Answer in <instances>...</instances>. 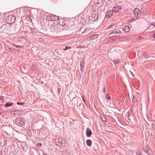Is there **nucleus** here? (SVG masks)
Returning <instances> with one entry per match:
<instances>
[{"mask_svg":"<svg viewBox=\"0 0 155 155\" xmlns=\"http://www.w3.org/2000/svg\"><path fill=\"white\" fill-rule=\"evenodd\" d=\"M65 141L63 140L62 137H59L55 140V143L58 146L61 147V146H63L65 143Z\"/></svg>","mask_w":155,"mask_h":155,"instance_id":"nucleus-1","label":"nucleus"},{"mask_svg":"<svg viewBox=\"0 0 155 155\" xmlns=\"http://www.w3.org/2000/svg\"><path fill=\"white\" fill-rule=\"evenodd\" d=\"M25 121L24 119L21 118H17L15 120V123L18 126L22 127L24 125Z\"/></svg>","mask_w":155,"mask_h":155,"instance_id":"nucleus-2","label":"nucleus"},{"mask_svg":"<svg viewBox=\"0 0 155 155\" xmlns=\"http://www.w3.org/2000/svg\"><path fill=\"white\" fill-rule=\"evenodd\" d=\"M16 19V18L14 16L12 15L8 16L6 20V21L10 24L14 23Z\"/></svg>","mask_w":155,"mask_h":155,"instance_id":"nucleus-3","label":"nucleus"},{"mask_svg":"<svg viewBox=\"0 0 155 155\" xmlns=\"http://www.w3.org/2000/svg\"><path fill=\"white\" fill-rule=\"evenodd\" d=\"M133 13L135 16V18H134V20L139 18V15L140 14V11L138 8H135L133 11Z\"/></svg>","mask_w":155,"mask_h":155,"instance_id":"nucleus-4","label":"nucleus"},{"mask_svg":"<svg viewBox=\"0 0 155 155\" xmlns=\"http://www.w3.org/2000/svg\"><path fill=\"white\" fill-rule=\"evenodd\" d=\"M84 59L82 58L81 60L80 63L81 70L82 72H83V69L84 67Z\"/></svg>","mask_w":155,"mask_h":155,"instance_id":"nucleus-5","label":"nucleus"},{"mask_svg":"<svg viewBox=\"0 0 155 155\" xmlns=\"http://www.w3.org/2000/svg\"><path fill=\"white\" fill-rule=\"evenodd\" d=\"M98 35H92L88 37L87 38V40L88 41L93 40V39L97 38L98 37Z\"/></svg>","mask_w":155,"mask_h":155,"instance_id":"nucleus-6","label":"nucleus"},{"mask_svg":"<svg viewBox=\"0 0 155 155\" xmlns=\"http://www.w3.org/2000/svg\"><path fill=\"white\" fill-rule=\"evenodd\" d=\"M98 17V15L97 13H96L95 12H94L91 15V17L92 18H93V20H95Z\"/></svg>","mask_w":155,"mask_h":155,"instance_id":"nucleus-7","label":"nucleus"},{"mask_svg":"<svg viewBox=\"0 0 155 155\" xmlns=\"http://www.w3.org/2000/svg\"><path fill=\"white\" fill-rule=\"evenodd\" d=\"M120 9V6H117L113 8L112 10L114 12H116L119 11Z\"/></svg>","mask_w":155,"mask_h":155,"instance_id":"nucleus-8","label":"nucleus"},{"mask_svg":"<svg viewBox=\"0 0 155 155\" xmlns=\"http://www.w3.org/2000/svg\"><path fill=\"white\" fill-rule=\"evenodd\" d=\"M92 134V132L91 130L89 128H87L86 130V135L87 136L89 137H90Z\"/></svg>","mask_w":155,"mask_h":155,"instance_id":"nucleus-9","label":"nucleus"},{"mask_svg":"<svg viewBox=\"0 0 155 155\" xmlns=\"http://www.w3.org/2000/svg\"><path fill=\"white\" fill-rule=\"evenodd\" d=\"M52 21H55L58 20L59 18L58 16H57L54 15H51Z\"/></svg>","mask_w":155,"mask_h":155,"instance_id":"nucleus-10","label":"nucleus"},{"mask_svg":"<svg viewBox=\"0 0 155 155\" xmlns=\"http://www.w3.org/2000/svg\"><path fill=\"white\" fill-rule=\"evenodd\" d=\"M126 118H127V119L128 120L127 121L128 122H129V121H131V119L132 118V117L131 116V114L130 113H128L126 115Z\"/></svg>","mask_w":155,"mask_h":155,"instance_id":"nucleus-11","label":"nucleus"},{"mask_svg":"<svg viewBox=\"0 0 155 155\" xmlns=\"http://www.w3.org/2000/svg\"><path fill=\"white\" fill-rule=\"evenodd\" d=\"M113 11L112 10V11H110L109 12H107V15H106L107 18H108L107 17H108V18H109L111 17V16L112 15V13H113Z\"/></svg>","mask_w":155,"mask_h":155,"instance_id":"nucleus-12","label":"nucleus"},{"mask_svg":"<svg viewBox=\"0 0 155 155\" xmlns=\"http://www.w3.org/2000/svg\"><path fill=\"white\" fill-rule=\"evenodd\" d=\"M0 143H1V146L2 147H3L5 146L6 144V142L5 141V139L1 140H0Z\"/></svg>","mask_w":155,"mask_h":155,"instance_id":"nucleus-13","label":"nucleus"},{"mask_svg":"<svg viewBox=\"0 0 155 155\" xmlns=\"http://www.w3.org/2000/svg\"><path fill=\"white\" fill-rule=\"evenodd\" d=\"M124 30L126 32H128L130 31V28L128 26H125L124 28Z\"/></svg>","mask_w":155,"mask_h":155,"instance_id":"nucleus-14","label":"nucleus"},{"mask_svg":"<svg viewBox=\"0 0 155 155\" xmlns=\"http://www.w3.org/2000/svg\"><path fill=\"white\" fill-rule=\"evenodd\" d=\"M90 31V28H87L85 29L84 31L82 32V34H87L88 33H89V31Z\"/></svg>","mask_w":155,"mask_h":155,"instance_id":"nucleus-15","label":"nucleus"},{"mask_svg":"<svg viewBox=\"0 0 155 155\" xmlns=\"http://www.w3.org/2000/svg\"><path fill=\"white\" fill-rule=\"evenodd\" d=\"M86 143L87 146H90L91 145L92 141L90 140H87L86 141Z\"/></svg>","mask_w":155,"mask_h":155,"instance_id":"nucleus-16","label":"nucleus"},{"mask_svg":"<svg viewBox=\"0 0 155 155\" xmlns=\"http://www.w3.org/2000/svg\"><path fill=\"white\" fill-rule=\"evenodd\" d=\"M113 34H120L121 33V31L119 30H114L112 31Z\"/></svg>","mask_w":155,"mask_h":155,"instance_id":"nucleus-17","label":"nucleus"},{"mask_svg":"<svg viewBox=\"0 0 155 155\" xmlns=\"http://www.w3.org/2000/svg\"><path fill=\"white\" fill-rule=\"evenodd\" d=\"M13 104V103H7L4 106L6 107H8L12 105Z\"/></svg>","mask_w":155,"mask_h":155,"instance_id":"nucleus-18","label":"nucleus"},{"mask_svg":"<svg viewBox=\"0 0 155 155\" xmlns=\"http://www.w3.org/2000/svg\"><path fill=\"white\" fill-rule=\"evenodd\" d=\"M132 101L134 104H137V101L136 98L134 96L133 97Z\"/></svg>","mask_w":155,"mask_h":155,"instance_id":"nucleus-19","label":"nucleus"},{"mask_svg":"<svg viewBox=\"0 0 155 155\" xmlns=\"http://www.w3.org/2000/svg\"><path fill=\"white\" fill-rule=\"evenodd\" d=\"M46 19L47 21H51V15H48L46 17Z\"/></svg>","mask_w":155,"mask_h":155,"instance_id":"nucleus-20","label":"nucleus"},{"mask_svg":"<svg viewBox=\"0 0 155 155\" xmlns=\"http://www.w3.org/2000/svg\"><path fill=\"white\" fill-rule=\"evenodd\" d=\"M9 50L10 51L12 52H16V51H17V50H16L15 49L12 48H9Z\"/></svg>","mask_w":155,"mask_h":155,"instance_id":"nucleus-21","label":"nucleus"},{"mask_svg":"<svg viewBox=\"0 0 155 155\" xmlns=\"http://www.w3.org/2000/svg\"><path fill=\"white\" fill-rule=\"evenodd\" d=\"M101 119L104 122H107V119L106 117L104 116V115L102 117H101Z\"/></svg>","mask_w":155,"mask_h":155,"instance_id":"nucleus-22","label":"nucleus"},{"mask_svg":"<svg viewBox=\"0 0 155 155\" xmlns=\"http://www.w3.org/2000/svg\"><path fill=\"white\" fill-rule=\"evenodd\" d=\"M106 98L107 100L110 101L111 100V98L109 94H107L106 95Z\"/></svg>","mask_w":155,"mask_h":155,"instance_id":"nucleus-23","label":"nucleus"},{"mask_svg":"<svg viewBox=\"0 0 155 155\" xmlns=\"http://www.w3.org/2000/svg\"><path fill=\"white\" fill-rule=\"evenodd\" d=\"M143 56L144 58L146 59H147L149 57V56L147 54V53L144 52L143 53Z\"/></svg>","mask_w":155,"mask_h":155,"instance_id":"nucleus-24","label":"nucleus"},{"mask_svg":"<svg viewBox=\"0 0 155 155\" xmlns=\"http://www.w3.org/2000/svg\"><path fill=\"white\" fill-rule=\"evenodd\" d=\"M56 27L54 23L53 24L51 25V28L52 29H53L54 30H55V28Z\"/></svg>","mask_w":155,"mask_h":155,"instance_id":"nucleus-25","label":"nucleus"},{"mask_svg":"<svg viewBox=\"0 0 155 155\" xmlns=\"http://www.w3.org/2000/svg\"><path fill=\"white\" fill-rule=\"evenodd\" d=\"M119 61L118 60H116L114 62V63L115 64V65L116 66H117V65H118L119 64Z\"/></svg>","mask_w":155,"mask_h":155,"instance_id":"nucleus-26","label":"nucleus"},{"mask_svg":"<svg viewBox=\"0 0 155 155\" xmlns=\"http://www.w3.org/2000/svg\"><path fill=\"white\" fill-rule=\"evenodd\" d=\"M152 126L153 128L155 129V123L152 124Z\"/></svg>","mask_w":155,"mask_h":155,"instance_id":"nucleus-27","label":"nucleus"},{"mask_svg":"<svg viewBox=\"0 0 155 155\" xmlns=\"http://www.w3.org/2000/svg\"><path fill=\"white\" fill-rule=\"evenodd\" d=\"M41 145H42V144L41 143H38L37 144V146L38 147H41Z\"/></svg>","mask_w":155,"mask_h":155,"instance_id":"nucleus-28","label":"nucleus"},{"mask_svg":"<svg viewBox=\"0 0 155 155\" xmlns=\"http://www.w3.org/2000/svg\"><path fill=\"white\" fill-rule=\"evenodd\" d=\"M61 90V88H58V93L59 94H60Z\"/></svg>","mask_w":155,"mask_h":155,"instance_id":"nucleus-29","label":"nucleus"},{"mask_svg":"<svg viewBox=\"0 0 155 155\" xmlns=\"http://www.w3.org/2000/svg\"><path fill=\"white\" fill-rule=\"evenodd\" d=\"M13 45L14 46H15L17 48H21L23 47H21V46H20V45Z\"/></svg>","mask_w":155,"mask_h":155,"instance_id":"nucleus-30","label":"nucleus"},{"mask_svg":"<svg viewBox=\"0 0 155 155\" xmlns=\"http://www.w3.org/2000/svg\"><path fill=\"white\" fill-rule=\"evenodd\" d=\"M19 114V111L18 110L15 111L14 114Z\"/></svg>","mask_w":155,"mask_h":155,"instance_id":"nucleus-31","label":"nucleus"},{"mask_svg":"<svg viewBox=\"0 0 155 155\" xmlns=\"http://www.w3.org/2000/svg\"><path fill=\"white\" fill-rule=\"evenodd\" d=\"M115 24H112L110 25V26L109 27V28H111L112 27H113L114 26H115Z\"/></svg>","mask_w":155,"mask_h":155,"instance_id":"nucleus-32","label":"nucleus"},{"mask_svg":"<svg viewBox=\"0 0 155 155\" xmlns=\"http://www.w3.org/2000/svg\"><path fill=\"white\" fill-rule=\"evenodd\" d=\"M0 100L1 101H3V102H4V99H3V98H2V97H0Z\"/></svg>","mask_w":155,"mask_h":155,"instance_id":"nucleus-33","label":"nucleus"},{"mask_svg":"<svg viewBox=\"0 0 155 155\" xmlns=\"http://www.w3.org/2000/svg\"><path fill=\"white\" fill-rule=\"evenodd\" d=\"M136 154H137V155H142L140 153V152H139V151H138V152H137V153H136Z\"/></svg>","mask_w":155,"mask_h":155,"instance_id":"nucleus-34","label":"nucleus"},{"mask_svg":"<svg viewBox=\"0 0 155 155\" xmlns=\"http://www.w3.org/2000/svg\"><path fill=\"white\" fill-rule=\"evenodd\" d=\"M68 48V47H67L66 46H65V48H64L63 49V50H66ZM68 49H69V48H68Z\"/></svg>","mask_w":155,"mask_h":155,"instance_id":"nucleus-35","label":"nucleus"},{"mask_svg":"<svg viewBox=\"0 0 155 155\" xmlns=\"http://www.w3.org/2000/svg\"><path fill=\"white\" fill-rule=\"evenodd\" d=\"M17 104H21V105H23L24 104H23V103H20L19 102H18L17 103Z\"/></svg>","mask_w":155,"mask_h":155,"instance_id":"nucleus-36","label":"nucleus"},{"mask_svg":"<svg viewBox=\"0 0 155 155\" xmlns=\"http://www.w3.org/2000/svg\"><path fill=\"white\" fill-rule=\"evenodd\" d=\"M105 91H106V89H105V88H104V89H103V91L104 92H105Z\"/></svg>","mask_w":155,"mask_h":155,"instance_id":"nucleus-37","label":"nucleus"},{"mask_svg":"<svg viewBox=\"0 0 155 155\" xmlns=\"http://www.w3.org/2000/svg\"><path fill=\"white\" fill-rule=\"evenodd\" d=\"M152 25H153V26H155V23H153V24H152Z\"/></svg>","mask_w":155,"mask_h":155,"instance_id":"nucleus-38","label":"nucleus"},{"mask_svg":"<svg viewBox=\"0 0 155 155\" xmlns=\"http://www.w3.org/2000/svg\"><path fill=\"white\" fill-rule=\"evenodd\" d=\"M154 38H155V33L153 35Z\"/></svg>","mask_w":155,"mask_h":155,"instance_id":"nucleus-39","label":"nucleus"},{"mask_svg":"<svg viewBox=\"0 0 155 155\" xmlns=\"http://www.w3.org/2000/svg\"><path fill=\"white\" fill-rule=\"evenodd\" d=\"M108 137H107L109 138H110V137L109 135H108Z\"/></svg>","mask_w":155,"mask_h":155,"instance_id":"nucleus-40","label":"nucleus"},{"mask_svg":"<svg viewBox=\"0 0 155 155\" xmlns=\"http://www.w3.org/2000/svg\"><path fill=\"white\" fill-rule=\"evenodd\" d=\"M43 155H47V154H43Z\"/></svg>","mask_w":155,"mask_h":155,"instance_id":"nucleus-41","label":"nucleus"},{"mask_svg":"<svg viewBox=\"0 0 155 155\" xmlns=\"http://www.w3.org/2000/svg\"><path fill=\"white\" fill-rule=\"evenodd\" d=\"M143 0H141V1H143Z\"/></svg>","mask_w":155,"mask_h":155,"instance_id":"nucleus-42","label":"nucleus"}]
</instances>
